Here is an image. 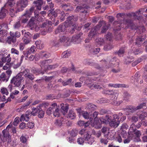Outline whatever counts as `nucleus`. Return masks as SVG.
I'll return each instance as SVG.
<instances>
[{"label": "nucleus", "instance_id": "9b49d317", "mask_svg": "<svg viewBox=\"0 0 147 147\" xmlns=\"http://www.w3.org/2000/svg\"><path fill=\"white\" fill-rule=\"evenodd\" d=\"M10 36L7 37L6 42L9 44H11L12 42L14 43L16 42V39L13 36V32H10Z\"/></svg>", "mask_w": 147, "mask_h": 147}, {"label": "nucleus", "instance_id": "bf43d9fd", "mask_svg": "<svg viewBox=\"0 0 147 147\" xmlns=\"http://www.w3.org/2000/svg\"><path fill=\"white\" fill-rule=\"evenodd\" d=\"M51 21L55 26L57 25L59 23V21L58 20H56V18H52L51 19Z\"/></svg>", "mask_w": 147, "mask_h": 147}, {"label": "nucleus", "instance_id": "5fc2aeb1", "mask_svg": "<svg viewBox=\"0 0 147 147\" xmlns=\"http://www.w3.org/2000/svg\"><path fill=\"white\" fill-rule=\"evenodd\" d=\"M102 92L104 94L110 95H112L114 94V92L112 90H104Z\"/></svg>", "mask_w": 147, "mask_h": 147}, {"label": "nucleus", "instance_id": "7ed1b4c3", "mask_svg": "<svg viewBox=\"0 0 147 147\" xmlns=\"http://www.w3.org/2000/svg\"><path fill=\"white\" fill-rule=\"evenodd\" d=\"M113 119L112 121L109 122V126L112 128H115L119 125L120 121L119 120V118L117 115L114 114L113 115Z\"/></svg>", "mask_w": 147, "mask_h": 147}, {"label": "nucleus", "instance_id": "c756f323", "mask_svg": "<svg viewBox=\"0 0 147 147\" xmlns=\"http://www.w3.org/2000/svg\"><path fill=\"white\" fill-rule=\"evenodd\" d=\"M9 79L8 77L5 73H2L0 76V80L7 81Z\"/></svg>", "mask_w": 147, "mask_h": 147}, {"label": "nucleus", "instance_id": "09e8293b", "mask_svg": "<svg viewBox=\"0 0 147 147\" xmlns=\"http://www.w3.org/2000/svg\"><path fill=\"white\" fill-rule=\"evenodd\" d=\"M75 38H74V36H72V38L71 39V42H72L74 43L75 44H77L81 42V40Z\"/></svg>", "mask_w": 147, "mask_h": 147}, {"label": "nucleus", "instance_id": "412c9836", "mask_svg": "<svg viewBox=\"0 0 147 147\" xmlns=\"http://www.w3.org/2000/svg\"><path fill=\"white\" fill-rule=\"evenodd\" d=\"M71 51L69 50H67L63 52L62 54L61 57L63 58H65L68 57L71 55Z\"/></svg>", "mask_w": 147, "mask_h": 147}, {"label": "nucleus", "instance_id": "c9c22d12", "mask_svg": "<svg viewBox=\"0 0 147 147\" xmlns=\"http://www.w3.org/2000/svg\"><path fill=\"white\" fill-rule=\"evenodd\" d=\"M100 61L101 62H102L103 63H104L105 64V67L106 68H109L110 67H111L112 66V65L113 64H115L114 63H112L111 62H110L109 63V64L108 65H106V64L107 63V61L105 59H102V60H101Z\"/></svg>", "mask_w": 147, "mask_h": 147}, {"label": "nucleus", "instance_id": "473e14b6", "mask_svg": "<svg viewBox=\"0 0 147 147\" xmlns=\"http://www.w3.org/2000/svg\"><path fill=\"white\" fill-rule=\"evenodd\" d=\"M20 65V63H16L15 62H12L10 63V67H13L14 69H17L18 67Z\"/></svg>", "mask_w": 147, "mask_h": 147}, {"label": "nucleus", "instance_id": "ea45409f", "mask_svg": "<svg viewBox=\"0 0 147 147\" xmlns=\"http://www.w3.org/2000/svg\"><path fill=\"white\" fill-rule=\"evenodd\" d=\"M130 95L127 92H125L123 94L124 99L126 101H128L130 97Z\"/></svg>", "mask_w": 147, "mask_h": 147}, {"label": "nucleus", "instance_id": "393cba45", "mask_svg": "<svg viewBox=\"0 0 147 147\" xmlns=\"http://www.w3.org/2000/svg\"><path fill=\"white\" fill-rule=\"evenodd\" d=\"M133 131H132L134 132V134H135L136 137L138 138V140L137 141H140V139L139 138L141 135V133L140 131L138 130L137 129H136L135 128L134 129H133L132 128Z\"/></svg>", "mask_w": 147, "mask_h": 147}, {"label": "nucleus", "instance_id": "e433bc0d", "mask_svg": "<svg viewBox=\"0 0 147 147\" xmlns=\"http://www.w3.org/2000/svg\"><path fill=\"white\" fill-rule=\"evenodd\" d=\"M31 71L34 74L38 73V74H44V71H40L34 67L32 68Z\"/></svg>", "mask_w": 147, "mask_h": 147}, {"label": "nucleus", "instance_id": "de8ad7c7", "mask_svg": "<svg viewBox=\"0 0 147 147\" xmlns=\"http://www.w3.org/2000/svg\"><path fill=\"white\" fill-rule=\"evenodd\" d=\"M146 106V102H143L142 103L140 104L137 107H135L136 110H139L142 109L144 107Z\"/></svg>", "mask_w": 147, "mask_h": 147}, {"label": "nucleus", "instance_id": "2f4dec72", "mask_svg": "<svg viewBox=\"0 0 147 147\" xmlns=\"http://www.w3.org/2000/svg\"><path fill=\"white\" fill-rule=\"evenodd\" d=\"M68 117L71 119H74L76 117V115L74 111L71 110L69 111Z\"/></svg>", "mask_w": 147, "mask_h": 147}, {"label": "nucleus", "instance_id": "052dcab7", "mask_svg": "<svg viewBox=\"0 0 147 147\" xmlns=\"http://www.w3.org/2000/svg\"><path fill=\"white\" fill-rule=\"evenodd\" d=\"M28 18L25 17V16H23V15L21 16V22L23 24L26 23L28 20Z\"/></svg>", "mask_w": 147, "mask_h": 147}, {"label": "nucleus", "instance_id": "dca6fc26", "mask_svg": "<svg viewBox=\"0 0 147 147\" xmlns=\"http://www.w3.org/2000/svg\"><path fill=\"white\" fill-rule=\"evenodd\" d=\"M97 31L96 30L95 28H92L88 35L89 38L90 39H92V38L95 37L97 35Z\"/></svg>", "mask_w": 147, "mask_h": 147}, {"label": "nucleus", "instance_id": "f03ea898", "mask_svg": "<svg viewBox=\"0 0 147 147\" xmlns=\"http://www.w3.org/2000/svg\"><path fill=\"white\" fill-rule=\"evenodd\" d=\"M127 136L126 131L124 130H122L119 135L122 137L124 139L123 140L124 143L125 144L128 143L132 139L133 136L132 131H128Z\"/></svg>", "mask_w": 147, "mask_h": 147}, {"label": "nucleus", "instance_id": "f3484780", "mask_svg": "<svg viewBox=\"0 0 147 147\" xmlns=\"http://www.w3.org/2000/svg\"><path fill=\"white\" fill-rule=\"evenodd\" d=\"M33 3L36 4V9L40 10L41 9V6L43 3V0H37L33 2Z\"/></svg>", "mask_w": 147, "mask_h": 147}, {"label": "nucleus", "instance_id": "6e6d98bb", "mask_svg": "<svg viewBox=\"0 0 147 147\" xmlns=\"http://www.w3.org/2000/svg\"><path fill=\"white\" fill-rule=\"evenodd\" d=\"M21 26V24L20 21L16 22L13 25V28L15 29H18Z\"/></svg>", "mask_w": 147, "mask_h": 147}, {"label": "nucleus", "instance_id": "f8f14e48", "mask_svg": "<svg viewBox=\"0 0 147 147\" xmlns=\"http://www.w3.org/2000/svg\"><path fill=\"white\" fill-rule=\"evenodd\" d=\"M60 110L63 114L64 115L67 113L69 109V105L67 104H64L63 103L61 104Z\"/></svg>", "mask_w": 147, "mask_h": 147}, {"label": "nucleus", "instance_id": "7c9ffc66", "mask_svg": "<svg viewBox=\"0 0 147 147\" xmlns=\"http://www.w3.org/2000/svg\"><path fill=\"white\" fill-rule=\"evenodd\" d=\"M76 25L74 24H73L72 26L69 27L68 30V32L70 33V34L73 33L75 31V29H76Z\"/></svg>", "mask_w": 147, "mask_h": 147}, {"label": "nucleus", "instance_id": "a18cd8bd", "mask_svg": "<svg viewBox=\"0 0 147 147\" xmlns=\"http://www.w3.org/2000/svg\"><path fill=\"white\" fill-rule=\"evenodd\" d=\"M59 66L57 63H56L53 65H48L47 68L48 69H53L56 68Z\"/></svg>", "mask_w": 147, "mask_h": 147}, {"label": "nucleus", "instance_id": "ddd939ff", "mask_svg": "<svg viewBox=\"0 0 147 147\" xmlns=\"http://www.w3.org/2000/svg\"><path fill=\"white\" fill-rule=\"evenodd\" d=\"M66 27L64 24H60L55 31V34H57L61 32H64L66 30Z\"/></svg>", "mask_w": 147, "mask_h": 147}, {"label": "nucleus", "instance_id": "4468645a", "mask_svg": "<svg viewBox=\"0 0 147 147\" xmlns=\"http://www.w3.org/2000/svg\"><path fill=\"white\" fill-rule=\"evenodd\" d=\"M57 11H59V10H56L55 11L54 9H51L49 10V13L48 14V16L50 17V19L51 20L52 18H55L57 16Z\"/></svg>", "mask_w": 147, "mask_h": 147}, {"label": "nucleus", "instance_id": "3c124183", "mask_svg": "<svg viewBox=\"0 0 147 147\" xmlns=\"http://www.w3.org/2000/svg\"><path fill=\"white\" fill-rule=\"evenodd\" d=\"M133 29H139V30L141 31L143 33V34H145L144 32H145L146 31V30L144 26H139V27H136L135 26V27L133 28Z\"/></svg>", "mask_w": 147, "mask_h": 147}, {"label": "nucleus", "instance_id": "e2e57ef3", "mask_svg": "<svg viewBox=\"0 0 147 147\" xmlns=\"http://www.w3.org/2000/svg\"><path fill=\"white\" fill-rule=\"evenodd\" d=\"M72 79L71 78L68 79L66 82L63 81L62 82L63 85L65 86L69 85L71 82Z\"/></svg>", "mask_w": 147, "mask_h": 147}, {"label": "nucleus", "instance_id": "c03bdc74", "mask_svg": "<svg viewBox=\"0 0 147 147\" xmlns=\"http://www.w3.org/2000/svg\"><path fill=\"white\" fill-rule=\"evenodd\" d=\"M105 22L104 21H100L98 24L96 25V26H95L94 28H95L96 30L98 31V30L100 27L102 26V24H105Z\"/></svg>", "mask_w": 147, "mask_h": 147}, {"label": "nucleus", "instance_id": "a211bd4d", "mask_svg": "<svg viewBox=\"0 0 147 147\" xmlns=\"http://www.w3.org/2000/svg\"><path fill=\"white\" fill-rule=\"evenodd\" d=\"M35 19L33 17L32 18L29 20L28 24V26L30 28V29L31 30H33L36 26V24L34 22Z\"/></svg>", "mask_w": 147, "mask_h": 147}, {"label": "nucleus", "instance_id": "b1692460", "mask_svg": "<svg viewBox=\"0 0 147 147\" xmlns=\"http://www.w3.org/2000/svg\"><path fill=\"white\" fill-rule=\"evenodd\" d=\"M123 110L129 111L131 113H133L136 111L135 107L131 105L127 106L126 108L123 109Z\"/></svg>", "mask_w": 147, "mask_h": 147}, {"label": "nucleus", "instance_id": "58836bf2", "mask_svg": "<svg viewBox=\"0 0 147 147\" xmlns=\"http://www.w3.org/2000/svg\"><path fill=\"white\" fill-rule=\"evenodd\" d=\"M71 42L70 38L69 37H67L65 40V41L63 43V44L65 46H68L70 44V42Z\"/></svg>", "mask_w": 147, "mask_h": 147}, {"label": "nucleus", "instance_id": "9d476101", "mask_svg": "<svg viewBox=\"0 0 147 147\" xmlns=\"http://www.w3.org/2000/svg\"><path fill=\"white\" fill-rule=\"evenodd\" d=\"M87 8L84 6H77L75 10V11L76 12H80L81 13H85V16H86V14L88 13L87 10L85 9Z\"/></svg>", "mask_w": 147, "mask_h": 147}, {"label": "nucleus", "instance_id": "4be33fe9", "mask_svg": "<svg viewBox=\"0 0 147 147\" xmlns=\"http://www.w3.org/2000/svg\"><path fill=\"white\" fill-rule=\"evenodd\" d=\"M18 11L17 10V7L12 8L10 9L9 10V13L10 16L12 17L15 16V13H16Z\"/></svg>", "mask_w": 147, "mask_h": 147}, {"label": "nucleus", "instance_id": "774afa93", "mask_svg": "<svg viewBox=\"0 0 147 147\" xmlns=\"http://www.w3.org/2000/svg\"><path fill=\"white\" fill-rule=\"evenodd\" d=\"M23 53L24 55L27 58L28 57V55H30L31 53L29 50L24 51Z\"/></svg>", "mask_w": 147, "mask_h": 147}, {"label": "nucleus", "instance_id": "1a4fd4ad", "mask_svg": "<svg viewBox=\"0 0 147 147\" xmlns=\"http://www.w3.org/2000/svg\"><path fill=\"white\" fill-rule=\"evenodd\" d=\"M32 115V111H27L25 113V114L22 115L20 119V121H28Z\"/></svg>", "mask_w": 147, "mask_h": 147}, {"label": "nucleus", "instance_id": "8fccbe9b", "mask_svg": "<svg viewBox=\"0 0 147 147\" xmlns=\"http://www.w3.org/2000/svg\"><path fill=\"white\" fill-rule=\"evenodd\" d=\"M54 123L56 125L60 127L62 125V120L61 119H57L55 121Z\"/></svg>", "mask_w": 147, "mask_h": 147}, {"label": "nucleus", "instance_id": "338daca9", "mask_svg": "<svg viewBox=\"0 0 147 147\" xmlns=\"http://www.w3.org/2000/svg\"><path fill=\"white\" fill-rule=\"evenodd\" d=\"M1 92L3 94H5L7 95L9 94L7 89L4 88H3L1 89Z\"/></svg>", "mask_w": 147, "mask_h": 147}, {"label": "nucleus", "instance_id": "39448f33", "mask_svg": "<svg viewBox=\"0 0 147 147\" xmlns=\"http://www.w3.org/2000/svg\"><path fill=\"white\" fill-rule=\"evenodd\" d=\"M28 0H20L17 4L18 12L22 11L23 8L28 5Z\"/></svg>", "mask_w": 147, "mask_h": 147}, {"label": "nucleus", "instance_id": "13d9d810", "mask_svg": "<svg viewBox=\"0 0 147 147\" xmlns=\"http://www.w3.org/2000/svg\"><path fill=\"white\" fill-rule=\"evenodd\" d=\"M61 6L62 8L64 9L68 7H72L70 3H67V4H63L61 5Z\"/></svg>", "mask_w": 147, "mask_h": 147}, {"label": "nucleus", "instance_id": "423d86ee", "mask_svg": "<svg viewBox=\"0 0 147 147\" xmlns=\"http://www.w3.org/2000/svg\"><path fill=\"white\" fill-rule=\"evenodd\" d=\"M26 80L29 81H33L35 78L34 76L30 72V71L28 69H25L22 72Z\"/></svg>", "mask_w": 147, "mask_h": 147}, {"label": "nucleus", "instance_id": "f257e3e1", "mask_svg": "<svg viewBox=\"0 0 147 147\" xmlns=\"http://www.w3.org/2000/svg\"><path fill=\"white\" fill-rule=\"evenodd\" d=\"M24 79L23 76V73L22 72H20L12 78L11 83L13 84L15 86L19 87L21 85L22 81H23Z\"/></svg>", "mask_w": 147, "mask_h": 147}, {"label": "nucleus", "instance_id": "79ce46f5", "mask_svg": "<svg viewBox=\"0 0 147 147\" xmlns=\"http://www.w3.org/2000/svg\"><path fill=\"white\" fill-rule=\"evenodd\" d=\"M59 42L58 40L56 39L53 40L51 42V44L53 46L57 47L59 45Z\"/></svg>", "mask_w": 147, "mask_h": 147}, {"label": "nucleus", "instance_id": "4d7b16f0", "mask_svg": "<svg viewBox=\"0 0 147 147\" xmlns=\"http://www.w3.org/2000/svg\"><path fill=\"white\" fill-rule=\"evenodd\" d=\"M22 40L25 44H27L29 43L31 41V39L23 37Z\"/></svg>", "mask_w": 147, "mask_h": 147}, {"label": "nucleus", "instance_id": "2eb2a0df", "mask_svg": "<svg viewBox=\"0 0 147 147\" xmlns=\"http://www.w3.org/2000/svg\"><path fill=\"white\" fill-rule=\"evenodd\" d=\"M34 9V7H32L26 11L25 12L23 15V16L30 18Z\"/></svg>", "mask_w": 147, "mask_h": 147}, {"label": "nucleus", "instance_id": "aec40b11", "mask_svg": "<svg viewBox=\"0 0 147 147\" xmlns=\"http://www.w3.org/2000/svg\"><path fill=\"white\" fill-rule=\"evenodd\" d=\"M52 60L51 59H48L41 61L40 63V65L42 67H42L46 66L47 65H48L49 64L52 63Z\"/></svg>", "mask_w": 147, "mask_h": 147}, {"label": "nucleus", "instance_id": "6ab92c4d", "mask_svg": "<svg viewBox=\"0 0 147 147\" xmlns=\"http://www.w3.org/2000/svg\"><path fill=\"white\" fill-rule=\"evenodd\" d=\"M36 48L40 50L42 49L44 47V42L40 40H37L35 42Z\"/></svg>", "mask_w": 147, "mask_h": 147}, {"label": "nucleus", "instance_id": "20e7f679", "mask_svg": "<svg viewBox=\"0 0 147 147\" xmlns=\"http://www.w3.org/2000/svg\"><path fill=\"white\" fill-rule=\"evenodd\" d=\"M32 115L33 116L36 115L38 113V117L40 118L44 117L45 112L41 109L40 106H37L36 107H33L32 109Z\"/></svg>", "mask_w": 147, "mask_h": 147}, {"label": "nucleus", "instance_id": "0eeeda50", "mask_svg": "<svg viewBox=\"0 0 147 147\" xmlns=\"http://www.w3.org/2000/svg\"><path fill=\"white\" fill-rule=\"evenodd\" d=\"M50 107L53 111V115L55 117H58L60 116L59 106H57V103L52 104Z\"/></svg>", "mask_w": 147, "mask_h": 147}, {"label": "nucleus", "instance_id": "603ef678", "mask_svg": "<svg viewBox=\"0 0 147 147\" xmlns=\"http://www.w3.org/2000/svg\"><path fill=\"white\" fill-rule=\"evenodd\" d=\"M81 114L85 119H88L89 118V114L86 111H83L81 113Z\"/></svg>", "mask_w": 147, "mask_h": 147}, {"label": "nucleus", "instance_id": "0e129e2a", "mask_svg": "<svg viewBox=\"0 0 147 147\" xmlns=\"http://www.w3.org/2000/svg\"><path fill=\"white\" fill-rule=\"evenodd\" d=\"M105 119H106L107 121V123H109L113 119L112 117L108 115H105Z\"/></svg>", "mask_w": 147, "mask_h": 147}, {"label": "nucleus", "instance_id": "a19ab883", "mask_svg": "<svg viewBox=\"0 0 147 147\" xmlns=\"http://www.w3.org/2000/svg\"><path fill=\"white\" fill-rule=\"evenodd\" d=\"M35 17L36 19L38 21H42L44 18L43 16H40L37 13H35Z\"/></svg>", "mask_w": 147, "mask_h": 147}, {"label": "nucleus", "instance_id": "69168bd1", "mask_svg": "<svg viewBox=\"0 0 147 147\" xmlns=\"http://www.w3.org/2000/svg\"><path fill=\"white\" fill-rule=\"evenodd\" d=\"M90 121H88L85 123L84 122L83 126H84L85 127H87L89 125L90 123H92V121L93 120V119L91 118V117H90Z\"/></svg>", "mask_w": 147, "mask_h": 147}, {"label": "nucleus", "instance_id": "72a5a7b5", "mask_svg": "<svg viewBox=\"0 0 147 147\" xmlns=\"http://www.w3.org/2000/svg\"><path fill=\"white\" fill-rule=\"evenodd\" d=\"M134 60V59L132 57L130 58L129 57H127V58L125 59L124 63L126 65H128L133 61Z\"/></svg>", "mask_w": 147, "mask_h": 147}, {"label": "nucleus", "instance_id": "cd10ccee", "mask_svg": "<svg viewBox=\"0 0 147 147\" xmlns=\"http://www.w3.org/2000/svg\"><path fill=\"white\" fill-rule=\"evenodd\" d=\"M140 75L138 72L136 73L134 76L132 77V80H133L134 83L138 82Z\"/></svg>", "mask_w": 147, "mask_h": 147}, {"label": "nucleus", "instance_id": "4c0bfd02", "mask_svg": "<svg viewBox=\"0 0 147 147\" xmlns=\"http://www.w3.org/2000/svg\"><path fill=\"white\" fill-rule=\"evenodd\" d=\"M146 38V36L145 34H141L140 37H138L136 39V41L142 42L143 40Z\"/></svg>", "mask_w": 147, "mask_h": 147}, {"label": "nucleus", "instance_id": "bb28decb", "mask_svg": "<svg viewBox=\"0 0 147 147\" xmlns=\"http://www.w3.org/2000/svg\"><path fill=\"white\" fill-rule=\"evenodd\" d=\"M41 57L42 58H47L49 57L51 55L49 53L45 51H41L40 52Z\"/></svg>", "mask_w": 147, "mask_h": 147}, {"label": "nucleus", "instance_id": "5701e85b", "mask_svg": "<svg viewBox=\"0 0 147 147\" xmlns=\"http://www.w3.org/2000/svg\"><path fill=\"white\" fill-rule=\"evenodd\" d=\"M104 42L103 38H98L96 40V44L97 46H99L102 45Z\"/></svg>", "mask_w": 147, "mask_h": 147}, {"label": "nucleus", "instance_id": "a878e982", "mask_svg": "<svg viewBox=\"0 0 147 147\" xmlns=\"http://www.w3.org/2000/svg\"><path fill=\"white\" fill-rule=\"evenodd\" d=\"M7 11L3 7L1 8L0 12V19H2L4 18L6 15Z\"/></svg>", "mask_w": 147, "mask_h": 147}, {"label": "nucleus", "instance_id": "680f3d73", "mask_svg": "<svg viewBox=\"0 0 147 147\" xmlns=\"http://www.w3.org/2000/svg\"><path fill=\"white\" fill-rule=\"evenodd\" d=\"M112 36L111 33L108 32L106 36V38L107 40L111 41L112 40Z\"/></svg>", "mask_w": 147, "mask_h": 147}, {"label": "nucleus", "instance_id": "37998d69", "mask_svg": "<svg viewBox=\"0 0 147 147\" xmlns=\"http://www.w3.org/2000/svg\"><path fill=\"white\" fill-rule=\"evenodd\" d=\"M32 37V35L28 32H25L24 34V35L23 36V37L26 38H28L30 39H31Z\"/></svg>", "mask_w": 147, "mask_h": 147}, {"label": "nucleus", "instance_id": "864d4df0", "mask_svg": "<svg viewBox=\"0 0 147 147\" xmlns=\"http://www.w3.org/2000/svg\"><path fill=\"white\" fill-rule=\"evenodd\" d=\"M11 54H14L17 55H18L19 54V51L16 49L13 48L11 50Z\"/></svg>", "mask_w": 147, "mask_h": 147}, {"label": "nucleus", "instance_id": "49530a36", "mask_svg": "<svg viewBox=\"0 0 147 147\" xmlns=\"http://www.w3.org/2000/svg\"><path fill=\"white\" fill-rule=\"evenodd\" d=\"M15 0H8L6 5L9 6L10 7L13 6L15 4Z\"/></svg>", "mask_w": 147, "mask_h": 147}, {"label": "nucleus", "instance_id": "6e6552de", "mask_svg": "<svg viewBox=\"0 0 147 147\" xmlns=\"http://www.w3.org/2000/svg\"><path fill=\"white\" fill-rule=\"evenodd\" d=\"M84 138L86 143L91 145L94 142V138L92 135L88 134V133H85L84 135Z\"/></svg>", "mask_w": 147, "mask_h": 147}, {"label": "nucleus", "instance_id": "c85d7f7f", "mask_svg": "<svg viewBox=\"0 0 147 147\" xmlns=\"http://www.w3.org/2000/svg\"><path fill=\"white\" fill-rule=\"evenodd\" d=\"M113 48V46L111 42L107 43L104 46V49L105 51H108Z\"/></svg>", "mask_w": 147, "mask_h": 147}, {"label": "nucleus", "instance_id": "f704fd0d", "mask_svg": "<svg viewBox=\"0 0 147 147\" xmlns=\"http://www.w3.org/2000/svg\"><path fill=\"white\" fill-rule=\"evenodd\" d=\"M133 53L135 55H138L142 52V49L140 48H134L133 49Z\"/></svg>", "mask_w": 147, "mask_h": 147}]
</instances>
